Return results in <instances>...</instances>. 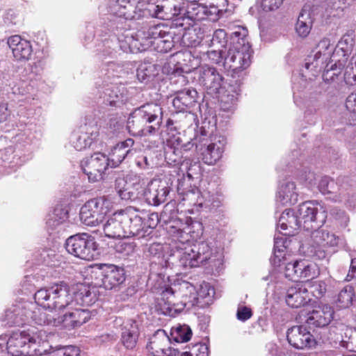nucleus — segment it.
<instances>
[{"mask_svg":"<svg viewBox=\"0 0 356 356\" xmlns=\"http://www.w3.org/2000/svg\"><path fill=\"white\" fill-rule=\"evenodd\" d=\"M184 0H149L144 4L138 1L136 6L131 0H110L108 12L119 20H136L147 15L152 17L170 20L175 19L176 24L184 26L180 22L181 6Z\"/></svg>","mask_w":356,"mask_h":356,"instance_id":"nucleus-1","label":"nucleus"},{"mask_svg":"<svg viewBox=\"0 0 356 356\" xmlns=\"http://www.w3.org/2000/svg\"><path fill=\"white\" fill-rule=\"evenodd\" d=\"M34 299L38 305L46 309L61 311L66 307H72L77 302L92 304L95 295L86 288L71 294L67 284L60 283L38 290Z\"/></svg>","mask_w":356,"mask_h":356,"instance_id":"nucleus-2","label":"nucleus"},{"mask_svg":"<svg viewBox=\"0 0 356 356\" xmlns=\"http://www.w3.org/2000/svg\"><path fill=\"white\" fill-rule=\"evenodd\" d=\"M7 338V335L0 336V348L6 343L8 353L12 356H32L47 351L36 348L38 344L44 346L47 341V333L43 330L31 327L26 330L15 331Z\"/></svg>","mask_w":356,"mask_h":356,"instance_id":"nucleus-3","label":"nucleus"},{"mask_svg":"<svg viewBox=\"0 0 356 356\" xmlns=\"http://www.w3.org/2000/svg\"><path fill=\"white\" fill-rule=\"evenodd\" d=\"M159 305L165 315L173 316L188 305H193L197 301V293L194 285L185 280H177L162 290Z\"/></svg>","mask_w":356,"mask_h":356,"instance_id":"nucleus-4","label":"nucleus"},{"mask_svg":"<svg viewBox=\"0 0 356 356\" xmlns=\"http://www.w3.org/2000/svg\"><path fill=\"white\" fill-rule=\"evenodd\" d=\"M163 108L155 103L144 104L131 112L127 120V129L134 136H146L157 133L163 121Z\"/></svg>","mask_w":356,"mask_h":356,"instance_id":"nucleus-5","label":"nucleus"},{"mask_svg":"<svg viewBox=\"0 0 356 356\" xmlns=\"http://www.w3.org/2000/svg\"><path fill=\"white\" fill-rule=\"evenodd\" d=\"M195 140L196 151L204 163L214 165L222 158L226 145L224 136L212 138L205 130H202Z\"/></svg>","mask_w":356,"mask_h":356,"instance_id":"nucleus-6","label":"nucleus"},{"mask_svg":"<svg viewBox=\"0 0 356 356\" xmlns=\"http://www.w3.org/2000/svg\"><path fill=\"white\" fill-rule=\"evenodd\" d=\"M109 207L110 202L104 196L90 199L80 209V220L85 225L95 227L104 221Z\"/></svg>","mask_w":356,"mask_h":356,"instance_id":"nucleus-7","label":"nucleus"},{"mask_svg":"<svg viewBox=\"0 0 356 356\" xmlns=\"http://www.w3.org/2000/svg\"><path fill=\"white\" fill-rule=\"evenodd\" d=\"M65 247L74 257L90 261L96 256L97 244L94 237L83 233L70 236L65 241Z\"/></svg>","mask_w":356,"mask_h":356,"instance_id":"nucleus-8","label":"nucleus"},{"mask_svg":"<svg viewBox=\"0 0 356 356\" xmlns=\"http://www.w3.org/2000/svg\"><path fill=\"white\" fill-rule=\"evenodd\" d=\"M298 216L302 222V227L309 230L323 225L327 218L324 207L316 201H306L298 206Z\"/></svg>","mask_w":356,"mask_h":356,"instance_id":"nucleus-9","label":"nucleus"},{"mask_svg":"<svg viewBox=\"0 0 356 356\" xmlns=\"http://www.w3.org/2000/svg\"><path fill=\"white\" fill-rule=\"evenodd\" d=\"M92 273L96 276L95 280H98L96 284L106 290L120 286L126 280L124 269L114 264H99Z\"/></svg>","mask_w":356,"mask_h":356,"instance_id":"nucleus-10","label":"nucleus"},{"mask_svg":"<svg viewBox=\"0 0 356 356\" xmlns=\"http://www.w3.org/2000/svg\"><path fill=\"white\" fill-rule=\"evenodd\" d=\"M170 232L173 234L177 240L184 246V248L178 245L177 257L179 259V265L185 268H195L200 266V264L195 256V250L192 245H189L191 236L184 230L185 228L177 227L175 225L170 226Z\"/></svg>","mask_w":356,"mask_h":356,"instance_id":"nucleus-11","label":"nucleus"},{"mask_svg":"<svg viewBox=\"0 0 356 356\" xmlns=\"http://www.w3.org/2000/svg\"><path fill=\"white\" fill-rule=\"evenodd\" d=\"M29 73L26 79L21 80L19 83H8V74L0 72V86L3 85H9L12 92L15 95H24L31 93L34 88L37 87L38 83L41 81L42 70L37 65H31L29 68Z\"/></svg>","mask_w":356,"mask_h":356,"instance_id":"nucleus-12","label":"nucleus"},{"mask_svg":"<svg viewBox=\"0 0 356 356\" xmlns=\"http://www.w3.org/2000/svg\"><path fill=\"white\" fill-rule=\"evenodd\" d=\"M196 74L198 83L209 94L220 93L225 86L223 76L213 67L201 66L197 70Z\"/></svg>","mask_w":356,"mask_h":356,"instance_id":"nucleus-13","label":"nucleus"},{"mask_svg":"<svg viewBox=\"0 0 356 356\" xmlns=\"http://www.w3.org/2000/svg\"><path fill=\"white\" fill-rule=\"evenodd\" d=\"M111 166L108 157L101 152H96L90 157L83 159L81 167L90 182L103 179L105 171Z\"/></svg>","mask_w":356,"mask_h":356,"instance_id":"nucleus-14","label":"nucleus"},{"mask_svg":"<svg viewBox=\"0 0 356 356\" xmlns=\"http://www.w3.org/2000/svg\"><path fill=\"white\" fill-rule=\"evenodd\" d=\"M282 273L291 280L299 278L313 279L319 275V269L315 263L302 259L284 264Z\"/></svg>","mask_w":356,"mask_h":356,"instance_id":"nucleus-15","label":"nucleus"},{"mask_svg":"<svg viewBox=\"0 0 356 356\" xmlns=\"http://www.w3.org/2000/svg\"><path fill=\"white\" fill-rule=\"evenodd\" d=\"M91 304L77 302L72 307L64 308L65 312L63 315L57 317L58 326L62 325L66 329H74L80 327L90 318V312L88 309L76 307L77 305H90Z\"/></svg>","mask_w":356,"mask_h":356,"instance_id":"nucleus-16","label":"nucleus"},{"mask_svg":"<svg viewBox=\"0 0 356 356\" xmlns=\"http://www.w3.org/2000/svg\"><path fill=\"white\" fill-rule=\"evenodd\" d=\"M252 54L229 47L224 58L223 67L225 70L237 74L250 66Z\"/></svg>","mask_w":356,"mask_h":356,"instance_id":"nucleus-17","label":"nucleus"},{"mask_svg":"<svg viewBox=\"0 0 356 356\" xmlns=\"http://www.w3.org/2000/svg\"><path fill=\"white\" fill-rule=\"evenodd\" d=\"M170 341L165 330H159L149 339L147 349L152 356H177L179 351L170 347Z\"/></svg>","mask_w":356,"mask_h":356,"instance_id":"nucleus-18","label":"nucleus"},{"mask_svg":"<svg viewBox=\"0 0 356 356\" xmlns=\"http://www.w3.org/2000/svg\"><path fill=\"white\" fill-rule=\"evenodd\" d=\"M207 6L197 3V0H184V6H181L180 21H186L184 25L186 29L193 26L197 22L206 19Z\"/></svg>","mask_w":356,"mask_h":356,"instance_id":"nucleus-19","label":"nucleus"},{"mask_svg":"<svg viewBox=\"0 0 356 356\" xmlns=\"http://www.w3.org/2000/svg\"><path fill=\"white\" fill-rule=\"evenodd\" d=\"M98 136L99 130L96 124H86L72 134L70 143L75 149L81 151L90 147Z\"/></svg>","mask_w":356,"mask_h":356,"instance_id":"nucleus-20","label":"nucleus"},{"mask_svg":"<svg viewBox=\"0 0 356 356\" xmlns=\"http://www.w3.org/2000/svg\"><path fill=\"white\" fill-rule=\"evenodd\" d=\"M286 338L290 345L297 349L312 348L316 344L314 337L303 325L289 328L286 332Z\"/></svg>","mask_w":356,"mask_h":356,"instance_id":"nucleus-21","label":"nucleus"},{"mask_svg":"<svg viewBox=\"0 0 356 356\" xmlns=\"http://www.w3.org/2000/svg\"><path fill=\"white\" fill-rule=\"evenodd\" d=\"M99 98L106 106L119 107L126 103L128 99L127 89L123 86L115 84H106L99 90Z\"/></svg>","mask_w":356,"mask_h":356,"instance_id":"nucleus-22","label":"nucleus"},{"mask_svg":"<svg viewBox=\"0 0 356 356\" xmlns=\"http://www.w3.org/2000/svg\"><path fill=\"white\" fill-rule=\"evenodd\" d=\"M334 309L327 305H318L307 313L305 323L313 327H324L333 319Z\"/></svg>","mask_w":356,"mask_h":356,"instance_id":"nucleus-23","label":"nucleus"},{"mask_svg":"<svg viewBox=\"0 0 356 356\" xmlns=\"http://www.w3.org/2000/svg\"><path fill=\"white\" fill-rule=\"evenodd\" d=\"M26 302L19 303L13 305L5 312V314L1 318V325L3 326H20L29 321V316L26 314Z\"/></svg>","mask_w":356,"mask_h":356,"instance_id":"nucleus-24","label":"nucleus"},{"mask_svg":"<svg viewBox=\"0 0 356 356\" xmlns=\"http://www.w3.org/2000/svg\"><path fill=\"white\" fill-rule=\"evenodd\" d=\"M116 41L118 52L122 51L124 53L136 54L149 49V43H143L139 37L136 35L135 37L128 31H125V33L119 36Z\"/></svg>","mask_w":356,"mask_h":356,"instance_id":"nucleus-25","label":"nucleus"},{"mask_svg":"<svg viewBox=\"0 0 356 356\" xmlns=\"http://www.w3.org/2000/svg\"><path fill=\"white\" fill-rule=\"evenodd\" d=\"M128 221L126 216H123V210L114 213L103 225L105 236L110 238H125L124 222Z\"/></svg>","mask_w":356,"mask_h":356,"instance_id":"nucleus-26","label":"nucleus"},{"mask_svg":"<svg viewBox=\"0 0 356 356\" xmlns=\"http://www.w3.org/2000/svg\"><path fill=\"white\" fill-rule=\"evenodd\" d=\"M240 85V81L236 80L234 84L229 83L227 87L225 86L220 93L217 94L220 95V105L222 111L232 112L236 108L241 92Z\"/></svg>","mask_w":356,"mask_h":356,"instance_id":"nucleus-27","label":"nucleus"},{"mask_svg":"<svg viewBox=\"0 0 356 356\" xmlns=\"http://www.w3.org/2000/svg\"><path fill=\"white\" fill-rule=\"evenodd\" d=\"M169 192V188L165 183L151 181L145 188L143 200L148 204L157 206L166 200Z\"/></svg>","mask_w":356,"mask_h":356,"instance_id":"nucleus-28","label":"nucleus"},{"mask_svg":"<svg viewBox=\"0 0 356 356\" xmlns=\"http://www.w3.org/2000/svg\"><path fill=\"white\" fill-rule=\"evenodd\" d=\"M123 216L128 218V221L124 222L125 238H144L143 217L140 214L132 212L130 209L123 211Z\"/></svg>","mask_w":356,"mask_h":356,"instance_id":"nucleus-29","label":"nucleus"},{"mask_svg":"<svg viewBox=\"0 0 356 356\" xmlns=\"http://www.w3.org/2000/svg\"><path fill=\"white\" fill-rule=\"evenodd\" d=\"M179 145V138H175V136L166 140L164 156L169 165L178 167L185 165V160H183L184 156Z\"/></svg>","mask_w":356,"mask_h":356,"instance_id":"nucleus-30","label":"nucleus"},{"mask_svg":"<svg viewBox=\"0 0 356 356\" xmlns=\"http://www.w3.org/2000/svg\"><path fill=\"white\" fill-rule=\"evenodd\" d=\"M145 186L146 181L144 178L136 174H129V183L125 193L123 194V200L131 201L143 200Z\"/></svg>","mask_w":356,"mask_h":356,"instance_id":"nucleus-31","label":"nucleus"},{"mask_svg":"<svg viewBox=\"0 0 356 356\" xmlns=\"http://www.w3.org/2000/svg\"><path fill=\"white\" fill-rule=\"evenodd\" d=\"M139 335L138 325L135 321L130 319L122 324L120 341L127 349L133 350L136 348Z\"/></svg>","mask_w":356,"mask_h":356,"instance_id":"nucleus-32","label":"nucleus"},{"mask_svg":"<svg viewBox=\"0 0 356 356\" xmlns=\"http://www.w3.org/2000/svg\"><path fill=\"white\" fill-rule=\"evenodd\" d=\"M8 44L16 60H26L30 58L33 50L28 40L22 39L17 35H12L8 39Z\"/></svg>","mask_w":356,"mask_h":356,"instance_id":"nucleus-33","label":"nucleus"},{"mask_svg":"<svg viewBox=\"0 0 356 356\" xmlns=\"http://www.w3.org/2000/svg\"><path fill=\"white\" fill-rule=\"evenodd\" d=\"M26 307H29V309H26V314L29 316V321H26V323H34L39 325L58 326L57 318L38 308L33 303L26 302Z\"/></svg>","mask_w":356,"mask_h":356,"instance_id":"nucleus-34","label":"nucleus"},{"mask_svg":"<svg viewBox=\"0 0 356 356\" xmlns=\"http://www.w3.org/2000/svg\"><path fill=\"white\" fill-rule=\"evenodd\" d=\"M197 91L193 88H187L177 91L172 100V105L178 112H183L192 107L196 102Z\"/></svg>","mask_w":356,"mask_h":356,"instance_id":"nucleus-35","label":"nucleus"},{"mask_svg":"<svg viewBox=\"0 0 356 356\" xmlns=\"http://www.w3.org/2000/svg\"><path fill=\"white\" fill-rule=\"evenodd\" d=\"M298 193L295 184L292 181L283 183L278 189L276 195L277 203L282 205H293L298 202Z\"/></svg>","mask_w":356,"mask_h":356,"instance_id":"nucleus-36","label":"nucleus"},{"mask_svg":"<svg viewBox=\"0 0 356 356\" xmlns=\"http://www.w3.org/2000/svg\"><path fill=\"white\" fill-rule=\"evenodd\" d=\"M134 145V140L132 138H127L114 146L108 158L111 167L115 168L119 165L131 152Z\"/></svg>","mask_w":356,"mask_h":356,"instance_id":"nucleus-37","label":"nucleus"},{"mask_svg":"<svg viewBox=\"0 0 356 356\" xmlns=\"http://www.w3.org/2000/svg\"><path fill=\"white\" fill-rule=\"evenodd\" d=\"M285 300L289 307L298 308L305 305L310 298L307 295L306 289L303 286L296 284L286 290Z\"/></svg>","mask_w":356,"mask_h":356,"instance_id":"nucleus-38","label":"nucleus"},{"mask_svg":"<svg viewBox=\"0 0 356 356\" xmlns=\"http://www.w3.org/2000/svg\"><path fill=\"white\" fill-rule=\"evenodd\" d=\"M166 29L167 27L162 24L154 25L146 29H144L138 31L136 35L139 37L140 41L143 43H149V48H150L152 45V42L163 38L169 32Z\"/></svg>","mask_w":356,"mask_h":356,"instance_id":"nucleus-39","label":"nucleus"},{"mask_svg":"<svg viewBox=\"0 0 356 356\" xmlns=\"http://www.w3.org/2000/svg\"><path fill=\"white\" fill-rule=\"evenodd\" d=\"M324 236L327 237V243L330 246H337L339 243V237L336 236L334 234L330 233L328 230L323 228L316 227L311 234L312 244L309 248L310 250L322 248V240Z\"/></svg>","mask_w":356,"mask_h":356,"instance_id":"nucleus-40","label":"nucleus"},{"mask_svg":"<svg viewBox=\"0 0 356 356\" xmlns=\"http://www.w3.org/2000/svg\"><path fill=\"white\" fill-rule=\"evenodd\" d=\"M277 226L284 231L289 228L296 230L302 227V222L298 216V211L295 213L293 210L286 209L279 218Z\"/></svg>","mask_w":356,"mask_h":356,"instance_id":"nucleus-41","label":"nucleus"},{"mask_svg":"<svg viewBox=\"0 0 356 356\" xmlns=\"http://www.w3.org/2000/svg\"><path fill=\"white\" fill-rule=\"evenodd\" d=\"M229 48L252 52L251 46L248 38V30L244 27H238L232 33Z\"/></svg>","mask_w":356,"mask_h":356,"instance_id":"nucleus-42","label":"nucleus"},{"mask_svg":"<svg viewBox=\"0 0 356 356\" xmlns=\"http://www.w3.org/2000/svg\"><path fill=\"white\" fill-rule=\"evenodd\" d=\"M330 58L329 53H322L321 51H316L314 55H309L305 59V67L307 70L314 71L313 76L316 75L325 67V63L327 60Z\"/></svg>","mask_w":356,"mask_h":356,"instance_id":"nucleus-43","label":"nucleus"},{"mask_svg":"<svg viewBox=\"0 0 356 356\" xmlns=\"http://www.w3.org/2000/svg\"><path fill=\"white\" fill-rule=\"evenodd\" d=\"M68 212L60 205L56 206L47 216L48 230L54 231L61 225L67 218Z\"/></svg>","mask_w":356,"mask_h":356,"instance_id":"nucleus-44","label":"nucleus"},{"mask_svg":"<svg viewBox=\"0 0 356 356\" xmlns=\"http://www.w3.org/2000/svg\"><path fill=\"white\" fill-rule=\"evenodd\" d=\"M161 66L153 63H143L137 70V77L141 82L152 81L159 73Z\"/></svg>","mask_w":356,"mask_h":356,"instance_id":"nucleus-45","label":"nucleus"},{"mask_svg":"<svg viewBox=\"0 0 356 356\" xmlns=\"http://www.w3.org/2000/svg\"><path fill=\"white\" fill-rule=\"evenodd\" d=\"M347 61V58H342L341 59H339L334 64H332L330 67H329V64H327L323 74V80L326 82H330L339 79V77L341 76L342 71L346 65Z\"/></svg>","mask_w":356,"mask_h":356,"instance_id":"nucleus-46","label":"nucleus"},{"mask_svg":"<svg viewBox=\"0 0 356 356\" xmlns=\"http://www.w3.org/2000/svg\"><path fill=\"white\" fill-rule=\"evenodd\" d=\"M211 243L208 241H201L192 245L200 265L211 260L212 257L217 253L216 249L211 248Z\"/></svg>","mask_w":356,"mask_h":356,"instance_id":"nucleus-47","label":"nucleus"},{"mask_svg":"<svg viewBox=\"0 0 356 356\" xmlns=\"http://www.w3.org/2000/svg\"><path fill=\"white\" fill-rule=\"evenodd\" d=\"M117 41L116 38H106L98 44L97 49V55L99 58H115L118 55L120 54L117 49Z\"/></svg>","mask_w":356,"mask_h":356,"instance_id":"nucleus-48","label":"nucleus"},{"mask_svg":"<svg viewBox=\"0 0 356 356\" xmlns=\"http://www.w3.org/2000/svg\"><path fill=\"white\" fill-rule=\"evenodd\" d=\"M312 25L310 14L307 10H302L296 24V30L298 34L305 38L309 33Z\"/></svg>","mask_w":356,"mask_h":356,"instance_id":"nucleus-49","label":"nucleus"},{"mask_svg":"<svg viewBox=\"0 0 356 356\" xmlns=\"http://www.w3.org/2000/svg\"><path fill=\"white\" fill-rule=\"evenodd\" d=\"M170 335L172 339L176 342L183 343L191 339L192 331L188 325H178L171 328Z\"/></svg>","mask_w":356,"mask_h":356,"instance_id":"nucleus-50","label":"nucleus"},{"mask_svg":"<svg viewBox=\"0 0 356 356\" xmlns=\"http://www.w3.org/2000/svg\"><path fill=\"white\" fill-rule=\"evenodd\" d=\"M152 47H154V49L159 53L165 54L169 52L174 47L171 33L168 32L163 38L152 42Z\"/></svg>","mask_w":356,"mask_h":356,"instance_id":"nucleus-51","label":"nucleus"},{"mask_svg":"<svg viewBox=\"0 0 356 356\" xmlns=\"http://www.w3.org/2000/svg\"><path fill=\"white\" fill-rule=\"evenodd\" d=\"M3 161H8V167L14 169L22 165L26 161V158L20 155L19 150H13L12 147H9L6 150Z\"/></svg>","mask_w":356,"mask_h":356,"instance_id":"nucleus-52","label":"nucleus"},{"mask_svg":"<svg viewBox=\"0 0 356 356\" xmlns=\"http://www.w3.org/2000/svg\"><path fill=\"white\" fill-rule=\"evenodd\" d=\"M306 293H312L316 298H322L326 292V284L323 281L307 282L304 285Z\"/></svg>","mask_w":356,"mask_h":356,"instance_id":"nucleus-53","label":"nucleus"},{"mask_svg":"<svg viewBox=\"0 0 356 356\" xmlns=\"http://www.w3.org/2000/svg\"><path fill=\"white\" fill-rule=\"evenodd\" d=\"M355 45V40L353 38V34L351 33H346L344 34L341 40L338 42L337 45V48L338 50H341L343 53L342 58H347L348 55L353 50V48Z\"/></svg>","mask_w":356,"mask_h":356,"instance_id":"nucleus-54","label":"nucleus"},{"mask_svg":"<svg viewBox=\"0 0 356 356\" xmlns=\"http://www.w3.org/2000/svg\"><path fill=\"white\" fill-rule=\"evenodd\" d=\"M354 289L350 285H347L341 290L338 295L337 302L339 306L342 308L348 307L353 301Z\"/></svg>","mask_w":356,"mask_h":356,"instance_id":"nucleus-55","label":"nucleus"},{"mask_svg":"<svg viewBox=\"0 0 356 356\" xmlns=\"http://www.w3.org/2000/svg\"><path fill=\"white\" fill-rule=\"evenodd\" d=\"M320 192L324 195L335 193L339 190V187L334 181L327 176L321 178L318 186Z\"/></svg>","mask_w":356,"mask_h":356,"instance_id":"nucleus-56","label":"nucleus"},{"mask_svg":"<svg viewBox=\"0 0 356 356\" xmlns=\"http://www.w3.org/2000/svg\"><path fill=\"white\" fill-rule=\"evenodd\" d=\"M341 346L350 352H356V330H347L341 341Z\"/></svg>","mask_w":356,"mask_h":356,"instance_id":"nucleus-57","label":"nucleus"},{"mask_svg":"<svg viewBox=\"0 0 356 356\" xmlns=\"http://www.w3.org/2000/svg\"><path fill=\"white\" fill-rule=\"evenodd\" d=\"M170 83L180 87L186 86L188 83L187 76L184 70L180 67H175L170 74Z\"/></svg>","mask_w":356,"mask_h":356,"instance_id":"nucleus-58","label":"nucleus"},{"mask_svg":"<svg viewBox=\"0 0 356 356\" xmlns=\"http://www.w3.org/2000/svg\"><path fill=\"white\" fill-rule=\"evenodd\" d=\"M143 215H144V216H143L144 224L143 227L144 228L145 236H146L150 234L151 229H154L156 227L159 222V217L156 213H152L147 216L145 215V213H143Z\"/></svg>","mask_w":356,"mask_h":356,"instance_id":"nucleus-59","label":"nucleus"},{"mask_svg":"<svg viewBox=\"0 0 356 356\" xmlns=\"http://www.w3.org/2000/svg\"><path fill=\"white\" fill-rule=\"evenodd\" d=\"M346 107L350 112V124H356V93H352L347 97Z\"/></svg>","mask_w":356,"mask_h":356,"instance_id":"nucleus-60","label":"nucleus"},{"mask_svg":"<svg viewBox=\"0 0 356 356\" xmlns=\"http://www.w3.org/2000/svg\"><path fill=\"white\" fill-rule=\"evenodd\" d=\"M213 45H218L220 48H225L227 43V33L224 29H217L214 31L211 40Z\"/></svg>","mask_w":356,"mask_h":356,"instance_id":"nucleus-61","label":"nucleus"},{"mask_svg":"<svg viewBox=\"0 0 356 356\" xmlns=\"http://www.w3.org/2000/svg\"><path fill=\"white\" fill-rule=\"evenodd\" d=\"M227 49H218V50L208 51L207 54L208 58L213 63L223 66L224 58L226 54Z\"/></svg>","mask_w":356,"mask_h":356,"instance_id":"nucleus-62","label":"nucleus"},{"mask_svg":"<svg viewBox=\"0 0 356 356\" xmlns=\"http://www.w3.org/2000/svg\"><path fill=\"white\" fill-rule=\"evenodd\" d=\"M128 183L129 175L126 178L120 176L115 177L114 184L115 189L122 200H123V194L125 193Z\"/></svg>","mask_w":356,"mask_h":356,"instance_id":"nucleus-63","label":"nucleus"},{"mask_svg":"<svg viewBox=\"0 0 356 356\" xmlns=\"http://www.w3.org/2000/svg\"><path fill=\"white\" fill-rule=\"evenodd\" d=\"M194 353L191 352H177V356H209V348L205 344L196 346L193 350Z\"/></svg>","mask_w":356,"mask_h":356,"instance_id":"nucleus-64","label":"nucleus"}]
</instances>
